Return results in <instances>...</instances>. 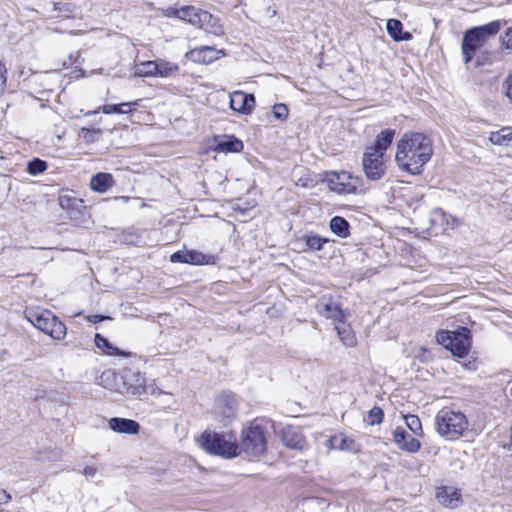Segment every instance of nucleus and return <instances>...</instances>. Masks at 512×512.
Masks as SVG:
<instances>
[{
	"label": "nucleus",
	"instance_id": "30",
	"mask_svg": "<svg viewBox=\"0 0 512 512\" xmlns=\"http://www.w3.org/2000/svg\"><path fill=\"white\" fill-rule=\"evenodd\" d=\"M133 392L135 397H141L144 394L158 396L163 393L162 390L156 385L154 380L147 379L145 380L143 386H139V384H137V387H133Z\"/></svg>",
	"mask_w": 512,
	"mask_h": 512
},
{
	"label": "nucleus",
	"instance_id": "3",
	"mask_svg": "<svg viewBox=\"0 0 512 512\" xmlns=\"http://www.w3.org/2000/svg\"><path fill=\"white\" fill-rule=\"evenodd\" d=\"M167 16L183 20L215 36L224 34V29L216 17L195 6H183L181 8L171 7L167 9Z\"/></svg>",
	"mask_w": 512,
	"mask_h": 512
},
{
	"label": "nucleus",
	"instance_id": "50",
	"mask_svg": "<svg viewBox=\"0 0 512 512\" xmlns=\"http://www.w3.org/2000/svg\"><path fill=\"white\" fill-rule=\"evenodd\" d=\"M82 131H83V132H87V133L91 132V130H90V129H86V128H83V129H82Z\"/></svg>",
	"mask_w": 512,
	"mask_h": 512
},
{
	"label": "nucleus",
	"instance_id": "10",
	"mask_svg": "<svg viewBox=\"0 0 512 512\" xmlns=\"http://www.w3.org/2000/svg\"><path fill=\"white\" fill-rule=\"evenodd\" d=\"M214 419L226 426L231 423L236 414V398L233 394L224 393L218 396L215 400L213 408Z\"/></svg>",
	"mask_w": 512,
	"mask_h": 512
},
{
	"label": "nucleus",
	"instance_id": "45",
	"mask_svg": "<svg viewBox=\"0 0 512 512\" xmlns=\"http://www.w3.org/2000/svg\"><path fill=\"white\" fill-rule=\"evenodd\" d=\"M502 44L507 48L512 50V26L509 27L502 37Z\"/></svg>",
	"mask_w": 512,
	"mask_h": 512
},
{
	"label": "nucleus",
	"instance_id": "48",
	"mask_svg": "<svg viewBox=\"0 0 512 512\" xmlns=\"http://www.w3.org/2000/svg\"><path fill=\"white\" fill-rule=\"evenodd\" d=\"M11 500V495L4 489H0V505L6 504Z\"/></svg>",
	"mask_w": 512,
	"mask_h": 512
},
{
	"label": "nucleus",
	"instance_id": "39",
	"mask_svg": "<svg viewBox=\"0 0 512 512\" xmlns=\"http://www.w3.org/2000/svg\"><path fill=\"white\" fill-rule=\"evenodd\" d=\"M501 90L503 95L512 103V72L504 79Z\"/></svg>",
	"mask_w": 512,
	"mask_h": 512
},
{
	"label": "nucleus",
	"instance_id": "12",
	"mask_svg": "<svg viewBox=\"0 0 512 512\" xmlns=\"http://www.w3.org/2000/svg\"><path fill=\"white\" fill-rule=\"evenodd\" d=\"M224 54L223 50H217L212 46H201L188 51L185 56L194 63L210 64Z\"/></svg>",
	"mask_w": 512,
	"mask_h": 512
},
{
	"label": "nucleus",
	"instance_id": "24",
	"mask_svg": "<svg viewBox=\"0 0 512 512\" xmlns=\"http://www.w3.org/2000/svg\"><path fill=\"white\" fill-rule=\"evenodd\" d=\"M113 185V177L109 173H97L91 178L90 187L98 193H105Z\"/></svg>",
	"mask_w": 512,
	"mask_h": 512
},
{
	"label": "nucleus",
	"instance_id": "21",
	"mask_svg": "<svg viewBox=\"0 0 512 512\" xmlns=\"http://www.w3.org/2000/svg\"><path fill=\"white\" fill-rule=\"evenodd\" d=\"M335 329L343 345L350 348L357 345V337L351 326L347 324L345 320L335 323Z\"/></svg>",
	"mask_w": 512,
	"mask_h": 512
},
{
	"label": "nucleus",
	"instance_id": "9",
	"mask_svg": "<svg viewBox=\"0 0 512 512\" xmlns=\"http://www.w3.org/2000/svg\"><path fill=\"white\" fill-rule=\"evenodd\" d=\"M325 182L331 191L338 194H356L362 180L347 171H332L326 174Z\"/></svg>",
	"mask_w": 512,
	"mask_h": 512
},
{
	"label": "nucleus",
	"instance_id": "46",
	"mask_svg": "<svg viewBox=\"0 0 512 512\" xmlns=\"http://www.w3.org/2000/svg\"><path fill=\"white\" fill-rule=\"evenodd\" d=\"M6 74H7V69H6L5 65L2 62H0V88L1 89H3L6 85V81H7Z\"/></svg>",
	"mask_w": 512,
	"mask_h": 512
},
{
	"label": "nucleus",
	"instance_id": "25",
	"mask_svg": "<svg viewBox=\"0 0 512 512\" xmlns=\"http://www.w3.org/2000/svg\"><path fill=\"white\" fill-rule=\"evenodd\" d=\"M243 143L235 137H225L217 142L215 151L223 153H238L242 151Z\"/></svg>",
	"mask_w": 512,
	"mask_h": 512
},
{
	"label": "nucleus",
	"instance_id": "40",
	"mask_svg": "<svg viewBox=\"0 0 512 512\" xmlns=\"http://www.w3.org/2000/svg\"><path fill=\"white\" fill-rule=\"evenodd\" d=\"M288 107L285 104L279 103L273 106V115L279 120H285L288 117Z\"/></svg>",
	"mask_w": 512,
	"mask_h": 512
},
{
	"label": "nucleus",
	"instance_id": "26",
	"mask_svg": "<svg viewBox=\"0 0 512 512\" xmlns=\"http://www.w3.org/2000/svg\"><path fill=\"white\" fill-rule=\"evenodd\" d=\"M122 378L126 388V393L131 396H134L133 387H137V384H139V386H143L146 380V377L140 372L130 370L126 371Z\"/></svg>",
	"mask_w": 512,
	"mask_h": 512
},
{
	"label": "nucleus",
	"instance_id": "29",
	"mask_svg": "<svg viewBox=\"0 0 512 512\" xmlns=\"http://www.w3.org/2000/svg\"><path fill=\"white\" fill-rule=\"evenodd\" d=\"M186 263L192 265H206L214 262L212 255L203 254L202 252L195 250H186Z\"/></svg>",
	"mask_w": 512,
	"mask_h": 512
},
{
	"label": "nucleus",
	"instance_id": "2",
	"mask_svg": "<svg viewBox=\"0 0 512 512\" xmlns=\"http://www.w3.org/2000/svg\"><path fill=\"white\" fill-rule=\"evenodd\" d=\"M436 432L447 441H455L468 430V419L460 410L450 407L440 409L434 419Z\"/></svg>",
	"mask_w": 512,
	"mask_h": 512
},
{
	"label": "nucleus",
	"instance_id": "14",
	"mask_svg": "<svg viewBox=\"0 0 512 512\" xmlns=\"http://www.w3.org/2000/svg\"><path fill=\"white\" fill-rule=\"evenodd\" d=\"M317 310L319 314L327 319L334 320L336 323L341 320H346L350 316L348 310L341 309L338 303L331 300H321L317 304Z\"/></svg>",
	"mask_w": 512,
	"mask_h": 512
},
{
	"label": "nucleus",
	"instance_id": "47",
	"mask_svg": "<svg viewBox=\"0 0 512 512\" xmlns=\"http://www.w3.org/2000/svg\"><path fill=\"white\" fill-rule=\"evenodd\" d=\"M82 473L86 478H93L96 475L97 470L95 467L87 466L83 469Z\"/></svg>",
	"mask_w": 512,
	"mask_h": 512
},
{
	"label": "nucleus",
	"instance_id": "52",
	"mask_svg": "<svg viewBox=\"0 0 512 512\" xmlns=\"http://www.w3.org/2000/svg\"><path fill=\"white\" fill-rule=\"evenodd\" d=\"M125 201L129 200V197H122Z\"/></svg>",
	"mask_w": 512,
	"mask_h": 512
},
{
	"label": "nucleus",
	"instance_id": "17",
	"mask_svg": "<svg viewBox=\"0 0 512 512\" xmlns=\"http://www.w3.org/2000/svg\"><path fill=\"white\" fill-rule=\"evenodd\" d=\"M436 498L443 506L450 509L457 508L461 504L460 491L452 486H441L436 490Z\"/></svg>",
	"mask_w": 512,
	"mask_h": 512
},
{
	"label": "nucleus",
	"instance_id": "19",
	"mask_svg": "<svg viewBox=\"0 0 512 512\" xmlns=\"http://www.w3.org/2000/svg\"><path fill=\"white\" fill-rule=\"evenodd\" d=\"M109 428L117 433L137 434L140 425L131 419L114 417L109 420Z\"/></svg>",
	"mask_w": 512,
	"mask_h": 512
},
{
	"label": "nucleus",
	"instance_id": "37",
	"mask_svg": "<svg viewBox=\"0 0 512 512\" xmlns=\"http://www.w3.org/2000/svg\"><path fill=\"white\" fill-rule=\"evenodd\" d=\"M383 417V410L378 406H374L368 413L367 421L370 425H376L383 421Z\"/></svg>",
	"mask_w": 512,
	"mask_h": 512
},
{
	"label": "nucleus",
	"instance_id": "4",
	"mask_svg": "<svg viewBox=\"0 0 512 512\" xmlns=\"http://www.w3.org/2000/svg\"><path fill=\"white\" fill-rule=\"evenodd\" d=\"M502 22L492 21L485 25L469 29L462 39V54L465 64H468L474 57L475 52L484 46L487 40L496 35L501 29Z\"/></svg>",
	"mask_w": 512,
	"mask_h": 512
},
{
	"label": "nucleus",
	"instance_id": "11",
	"mask_svg": "<svg viewBox=\"0 0 512 512\" xmlns=\"http://www.w3.org/2000/svg\"><path fill=\"white\" fill-rule=\"evenodd\" d=\"M380 154L372 152L368 149L363 154L362 169L369 181H378L386 174V165Z\"/></svg>",
	"mask_w": 512,
	"mask_h": 512
},
{
	"label": "nucleus",
	"instance_id": "36",
	"mask_svg": "<svg viewBox=\"0 0 512 512\" xmlns=\"http://www.w3.org/2000/svg\"><path fill=\"white\" fill-rule=\"evenodd\" d=\"M47 163L39 158H34L27 165V171L31 175H38L47 170Z\"/></svg>",
	"mask_w": 512,
	"mask_h": 512
},
{
	"label": "nucleus",
	"instance_id": "6",
	"mask_svg": "<svg viewBox=\"0 0 512 512\" xmlns=\"http://www.w3.org/2000/svg\"><path fill=\"white\" fill-rule=\"evenodd\" d=\"M239 445L248 456L255 457L266 452V429L261 420L256 419L242 429Z\"/></svg>",
	"mask_w": 512,
	"mask_h": 512
},
{
	"label": "nucleus",
	"instance_id": "43",
	"mask_svg": "<svg viewBox=\"0 0 512 512\" xmlns=\"http://www.w3.org/2000/svg\"><path fill=\"white\" fill-rule=\"evenodd\" d=\"M138 105H139V100L132 101V102L120 103V106L122 108V114L130 113V112L134 111Z\"/></svg>",
	"mask_w": 512,
	"mask_h": 512
},
{
	"label": "nucleus",
	"instance_id": "1",
	"mask_svg": "<svg viewBox=\"0 0 512 512\" xmlns=\"http://www.w3.org/2000/svg\"><path fill=\"white\" fill-rule=\"evenodd\" d=\"M433 155L432 139L420 132H406L396 144L395 162L398 168L420 175Z\"/></svg>",
	"mask_w": 512,
	"mask_h": 512
},
{
	"label": "nucleus",
	"instance_id": "51",
	"mask_svg": "<svg viewBox=\"0 0 512 512\" xmlns=\"http://www.w3.org/2000/svg\"><path fill=\"white\" fill-rule=\"evenodd\" d=\"M92 132L96 133V134H100V130H93Z\"/></svg>",
	"mask_w": 512,
	"mask_h": 512
},
{
	"label": "nucleus",
	"instance_id": "18",
	"mask_svg": "<svg viewBox=\"0 0 512 512\" xmlns=\"http://www.w3.org/2000/svg\"><path fill=\"white\" fill-rule=\"evenodd\" d=\"M283 444L291 449L301 450L305 447V438L298 428L287 426L282 431Z\"/></svg>",
	"mask_w": 512,
	"mask_h": 512
},
{
	"label": "nucleus",
	"instance_id": "16",
	"mask_svg": "<svg viewBox=\"0 0 512 512\" xmlns=\"http://www.w3.org/2000/svg\"><path fill=\"white\" fill-rule=\"evenodd\" d=\"M325 446L328 450H340L351 453H358L360 451V446L355 440L343 433L331 436L326 440Z\"/></svg>",
	"mask_w": 512,
	"mask_h": 512
},
{
	"label": "nucleus",
	"instance_id": "33",
	"mask_svg": "<svg viewBox=\"0 0 512 512\" xmlns=\"http://www.w3.org/2000/svg\"><path fill=\"white\" fill-rule=\"evenodd\" d=\"M95 344L107 355H116L119 353L118 348L113 347L109 341L100 334L95 335Z\"/></svg>",
	"mask_w": 512,
	"mask_h": 512
},
{
	"label": "nucleus",
	"instance_id": "42",
	"mask_svg": "<svg viewBox=\"0 0 512 512\" xmlns=\"http://www.w3.org/2000/svg\"><path fill=\"white\" fill-rule=\"evenodd\" d=\"M421 362H429L432 360V354L428 349L420 348L419 353L415 355Z\"/></svg>",
	"mask_w": 512,
	"mask_h": 512
},
{
	"label": "nucleus",
	"instance_id": "20",
	"mask_svg": "<svg viewBox=\"0 0 512 512\" xmlns=\"http://www.w3.org/2000/svg\"><path fill=\"white\" fill-rule=\"evenodd\" d=\"M394 136L395 130H383L380 134L377 135L374 145L368 147L367 149L384 156L385 151L391 146Z\"/></svg>",
	"mask_w": 512,
	"mask_h": 512
},
{
	"label": "nucleus",
	"instance_id": "23",
	"mask_svg": "<svg viewBox=\"0 0 512 512\" xmlns=\"http://www.w3.org/2000/svg\"><path fill=\"white\" fill-rule=\"evenodd\" d=\"M387 32L391 38L397 42L408 41L412 39V35L409 32H403V25L401 21L397 19H389L387 21Z\"/></svg>",
	"mask_w": 512,
	"mask_h": 512
},
{
	"label": "nucleus",
	"instance_id": "5",
	"mask_svg": "<svg viewBox=\"0 0 512 512\" xmlns=\"http://www.w3.org/2000/svg\"><path fill=\"white\" fill-rule=\"evenodd\" d=\"M201 446L210 454L223 458H234L238 455V444L232 433L205 431L201 436Z\"/></svg>",
	"mask_w": 512,
	"mask_h": 512
},
{
	"label": "nucleus",
	"instance_id": "32",
	"mask_svg": "<svg viewBox=\"0 0 512 512\" xmlns=\"http://www.w3.org/2000/svg\"><path fill=\"white\" fill-rule=\"evenodd\" d=\"M307 247L314 251L322 249L323 245L329 242L328 238L321 237L314 233H308L304 236Z\"/></svg>",
	"mask_w": 512,
	"mask_h": 512
},
{
	"label": "nucleus",
	"instance_id": "31",
	"mask_svg": "<svg viewBox=\"0 0 512 512\" xmlns=\"http://www.w3.org/2000/svg\"><path fill=\"white\" fill-rule=\"evenodd\" d=\"M134 76L137 77H156L155 76V62L144 61L134 66Z\"/></svg>",
	"mask_w": 512,
	"mask_h": 512
},
{
	"label": "nucleus",
	"instance_id": "35",
	"mask_svg": "<svg viewBox=\"0 0 512 512\" xmlns=\"http://www.w3.org/2000/svg\"><path fill=\"white\" fill-rule=\"evenodd\" d=\"M53 11L61 12L64 17H73L76 7L71 2H55L53 3Z\"/></svg>",
	"mask_w": 512,
	"mask_h": 512
},
{
	"label": "nucleus",
	"instance_id": "44",
	"mask_svg": "<svg viewBox=\"0 0 512 512\" xmlns=\"http://www.w3.org/2000/svg\"><path fill=\"white\" fill-rule=\"evenodd\" d=\"M170 260L173 263H186V251H177L173 253L170 257Z\"/></svg>",
	"mask_w": 512,
	"mask_h": 512
},
{
	"label": "nucleus",
	"instance_id": "13",
	"mask_svg": "<svg viewBox=\"0 0 512 512\" xmlns=\"http://www.w3.org/2000/svg\"><path fill=\"white\" fill-rule=\"evenodd\" d=\"M255 106V97L253 94H247L243 91H235L230 95V107L232 110L250 114Z\"/></svg>",
	"mask_w": 512,
	"mask_h": 512
},
{
	"label": "nucleus",
	"instance_id": "28",
	"mask_svg": "<svg viewBox=\"0 0 512 512\" xmlns=\"http://www.w3.org/2000/svg\"><path fill=\"white\" fill-rule=\"evenodd\" d=\"M331 231L340 238H347L350 235V225L348 221L341 216H334L329 223Z\"/></svg>",
	"mask_w": 512,
	"mask_h": 512
},
{
	"label": "nucleus",
	"instance_id": "49",
	"mask_svg": "<svg viewBox=\"0 0 512 512\" xmlns=\"http://www.w3.org/2000/svg\"><path fill=\"white\" fill-rule=\"evenodd\" d=\"M104 319H106V317L101 316V315H91L88 317V320L92 323H99V322L103 321Z\"/></svg>",
	"mask_w": 512,
	"mask_h": 512
},
{
	"label": "nucleus",
	"instance_id": "38",
	"mask_svg": "<svg viewBox=\"0 0 512 512\" xmlns=\"http://www.w3.org/2000/svg\"><path fill=\"white\" fill-rule=\"evenodd\" d=\"M100 110L104 114H112V113L122 114V108H121L120 104H106V105L102 106L101 108H98L97 110L87 112L86 115L97 114Z\"/></svg>",
	"mask_w": 512,
	"mask_h": 512
},
{
	"label": "nucleus",
	"instance_id": "22",
	"mask_svg": "<svg viewBox=\"0 0 512 512\" xmlns=\"http://www.w3.org/2000/svg\"><path fill=\"white\" fill-rule=\"evenodd\" d=\"M489 142L497 146H511L512 145V126H504L498 131H493L489 134Z\"/></svg>",
	"mask_w": 512,
	"mask_h": 512
},
{
	"label": "nucleus",
	"instance_id": "34",
	"mask_svg": "<svg viewBox=\"0 0 512 512\" xmlns=\"http://www.w3.org/2000/svg\"><path fill=\"white\" fill-rule=\"evenodd\" d=\"M404 418L406 426L413 432L415 436H421L423 434L422 424L418 416L406 415Z\"/></svg>",
	"mask_w": 512,
	"mask_h": 512
},
{
	"label": "nucleus",
	"instance_id": "41",
	"mask_svg": "<svg viewBox=\"0 0 512 512\" xmlns=\"http://www.w3.org/2000/svg\"><path fill=\"white\" fill-rule=\"evenodd\" d=\"M62 457V451L60 449H48L41 456V460L57 461Z\"/></svg>",
	"mask_w": 512,
	"mask_h": 512
},
{
	"label": "nucleus",
	"instance_id": "27",
	"mask_svg": "<svg viewBox=\"0 0 512 512\" xmlns=\"http://www.w3.org/2000/svg\"><path fill=\"white\" fill-rule=\"evenodd\" d=\"M155 62V76L166 78L178 72L179 66L176 63L166 61L164 59L154 60Z\"/></svg>",
	"mask_w": 512,
	"mask_h": 512
},
{
	"label": "nucleus",
	"instance_id": "7",
	"mask_svg": "<svg viewBox=\"0 0 512 512\" xmlns=\"http://www.w3.org/2000/svg\"><path fill=\"white\" fill-rule=\"evenodd\" d=\"M26 319L37 329L49 335L54 340H62L66 336L67 330L52 312L48 310L27 309L25 311Z\"/></svg>",
	"mask_w": 512,
	"mask_h": 512
},
{
	"label": "nucleus",
	"instance_id": "8",
	"mask_svg": "<svg viewBox=\"0 0 512 512\" xmlns=\"http://www.w3.org/2000/svg\"><path fill=\"white\" fill-rule=\"evenodd\" d=\"M436 340L459 358H464L471 347L470 330L465 327L453 332L440 331L436 335Z\"/></svg>",
	"mask_w": 512,
	"mask_h": 512
},
{
	"label": "nucleus",
	"instance_id": "15",
	"mask_svg": "<svg viewBox=\"0 0 512 512\" xmlns=\"http://www.w3.org/2000/svg\"><path fill=\"white\" fill-rule=\"evenodd\" d=\"M393 439L398 448L409 453H416L421 447L420 441L402 427L393 431Z\"/></svg>",
	"mask_w": 512,
	"mask_h": 512
}]
</instances>
